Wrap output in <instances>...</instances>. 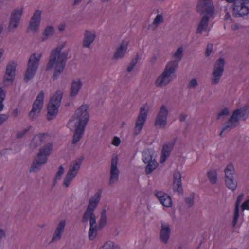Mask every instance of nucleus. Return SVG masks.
<instances>
[{
    "mask_svg": "<svg viewBox=\"0 0 249 249\" xmlns=\"http://www.w3.org/2000/svg\"><path fill=\"white\" fill-rule=\"evenodd\" d=\"M164 21L163 17L161 15H157L155 17L153 24L155 26H157L158 25L162 23Z\"/></svg>",
    "mask_w": 249,
    "mask_h": 249,
    "instance_id": "nucleus-43",
    "label": "nucleus"
},
{
    "mask_svg": "<svg viewBox=\"0 0 249 249\" xmlns=\"http://www.w3.org/2000/svg\"><path fill=\"white\" fill-rule=\"evenodd\" d=\"M107 224V215L106 210L104 209L101 213L100 218L99 221L98 228L99 229H102Z\"/></svg>",
    "mask_w": 249,
    "mask_h": 249,
    "instance_id": "nucleus-39",
    "label": "nucleus"
},
{
    "mask_svg": "<svg viewBox=\"0 0 249 249\" xmlns=\"http://www.w3.org/2000/svg\"><path fill=\"white\" fill-rule=\"evenodd\" d=\"M146 164H147L145 167V173L146 174H151L158 165V163L155 159L151 160V161H148Z\"/></svg>",
    "mask_w": 249,
    "mask_h": 249,
    "instance_id": "nucleus-35",
    "label": "nucleus"
},
{
    "mask_svg": "<svg viewBox=\"0 0 249 249\" xmlns=\"http://www.w3.org/2000/svg\"><path fill=\"white\" fill-rule=\"evenodd\" d=\"M168 114V110L166 107L162 105L155 120V125L157 128L161 129L165 127Z\"/></svg>",
    "mask_w": 249,
    "mask_h": 249,
    "instance_id": "nucleus-12",
    "label": "nucleus"
},
{
    "mask_svg": "<svg viewBox=\"0 0 249 249\" xmlns=\"http://www.w3.org/2000/svg\"><path fill=\"white\" fill-rule=\"evenodd\" d=\"M229 114V109L227 107H225L218 113L216 120L222 119L225 116H228Z\"/></svg>",
    "mask_w": 249,
    "mask_h": 249,
    "instance_id": "nucleus-42",
    "label": "nucleus"
},
{
    "mask_svg": "<svg viewBox=\"0 0 249 249\" xmlns=\"http://www.w3.org/2000/svg\"><path fill=\"white\" fill-rule=\"evenodd\" d=\"M5 94L2 88H0V102H3L5 99Z\"/></svg>",
    "mask_w": 249,
    "mask_h": 249,
    "instance_id": "nucleus-53",
    "label": "nucleus"
},
{
    "mask_svg": "<svg viewBox=\"0 0 249 249\" xmlns=\"http://www.w3.org/2000/svg\"><path fill=\"white\" fill-rule=\"evenodd\" d=\"M156 58L155 57H153V58H151V63L152 64H154L156 62Z\"/></svg>",
    "mask_w": 249,
    "mask_h": 249,
    "instance_id": "nucleus-60",
    "label": "nucleus"
},
{
    "mask_svg": "<svg viewBox=\"0 0 249 249\" xmlns=\"http://www.w3.org/2000/svg\"><path fill=\"white\" fill-rule=\"evenodd\" d=\"M224 172L225 174V179L234 178V168L233 165L232 164L227 165L224 170Z\"/></svg>",
    "mask_w": 249,
    "mask_h": 249,
    "instance_id": "nucleus-33",
    "label": "nucleus"
},
{
    "mask_svg": "<svg viewBox=\"0 0 249 249\" xmlns=\"http://www.w3.org/2000/svg\"><path fill=\"white\" fill-rule=\"evenodd\" d=\"M225 60L223 58L218 59L213 68L211 83L215 85L219 83L224 70Z\"/></svg>",
    "mask_w": 249,
    "mask_h": 249,
    "instance_id": "nucleus-9",
    "label": "nucleus"
},
{
    "mask_svg": "<svg viewBox=\"0 0 249 249\" xmlns=\"http://www.w3.org/2000/svg\"><path fill=\"white\" fill-rule=\"evenodd\" d=\"M183 56V48L178 47L174 54L173 57L175 59L169 61L165 66L162 73L155 82L157 87H163L170 83L173 80L172 74L175 73L178 68L179 62L181 61Z\"/></svg>",
    "mask_w": 249,
    "mask_h": 249,
    "instance_id": "nucleus-3",
    "label": "nucleus"
},
{
    "mask_svg": "<svg viewBox=\"0 0 249 249\" xmlns=\"http://www.w3.org/2000/svg\"><path fill=\"white\" fill-rule=\"evenodd\" d=\"M242 28H243V26H242L241 25H239L238 24H235L234 25H233V26H231L232 30H233L234 31L238 30L239 29Z\"/></svg>",
    "mask_w": 249,
    "mask_h": 249,
    "instance_id": "nucleus-54",
    "label": "nucleus"
},
{
    "mask_svg": "<svg viewBox=\"0 0 249 249\" xmlns=\"http://www.w3.org/2000/svg\"><path fill=\"white\" fill-rule=\"evenodd\" d=\"M209 17L207 15H204L198 25L196 30V34H201L203 31H206L209 24Z\"/></svg>",
    "mask_w": 249,
    "mask_h": 249,
    "instance_id": "nucleus-30",
    "label": "nucleus"
},
{
    "mask_svg": "<svg viewBox=\"0 0 249 249\" xmlns=\"http://www.w3.org/2000/svg\"><path fill=\"white\" fill-rule=\"evenodd\" d=\"M96 35L95 31L85 30L84 34V38L82 41L83 47L89 48L91 44L94 41Z\"/></svg>",
    "mask_w": 249,
    "mask_h": 249,
    "instance_id": "nucleus-20",
    "label": "nucleus"
},
{
    "mask_svg": "<svg viewBox=\"0 0 249 249\" xmlns=\"http://www.w3.org/2000/svg\"><path fill=\"white\" fill-rule=\"evenodd\" d=\"M196 11L200 14L213 15L214 8L212 0H198Z\"/></svg>",
    "mask_w": 249,
    "mask_h": 249,
    "instance_id": "nucleus-11",
    "label": "nucleus"
},
{
    "mask_svg": "<svg viewBox=\"0 0 249 249\" xmlns=\"http://www.w3.org/2000/svg\"><path fill=\"white\" fill-rule=\"evenodd\" d=\"M4 106L3 102H0V111H1L3 108Z\"/></svg>",
    "mask_w": 249,
    "mask_h": 249,
    "instance_id": "nucleus-61",
    "label": "nucleus"
},
{
    "mask_svg": "<svg viewBox=\"0 0 249 249\" xmlns=\"http://www.w3.org/2000/svg\"><path fill=\"white\" fill-rule=\"evenodd\" d=\"M64 30V27H59V30L60 31H63Z\"/></svg>",
    "mask_w": 249,
    "mask_h": 249,
    "instance_id": "nucleus-64",
    "label": "nucleus"
},
{
    "mask_svg": "<svg viewBox=\"0 0 249 249\" xmlns=\"http://www.w3.org/2000/svg\"><path fill=\"white\" fill-rule=\"evenodd\" d=\"M194 195L191 194L189 196L185 198V202L189 208L193 206L194 203Z\"/></svg>",
    "mask_w": 249,
    "mask_h": 249,
    "instance_id": "nucleus-45",
    "label": "nucleus"
},
{
    "mask_svg": "<svg viewBox=\"0 0 249 249\" xmlns=\"http://www.w3.org/2000/svg\"><path fill=\"white\" fill-rule=\"evenodd\" d=\"M52 148L53 144L48 143L39 149L29 169L30 172H37L40 169L43 165L47 163L48 157L51 154Z\"/></svg>",
    "mask_w": 249,
    "mask_h": 249,
    "instance_id": "nucleus-4",
    "label": "nucleus"
},
{
    "mask_svg": "<svg viewBox=\"0 0 249 249\" xmlns=\"http://www.w3.org/2000/svg\"><path fill=\"white\" fill-rule=\"evenodd\" d=\"M22 13L23 8L16 9L12 12L8 27L9 32H14L15 29L18 26Z\"/></svg>",
    "mask_w": 249,
    "mask_h": 249,
    "instance_id": "nucleus-13",
    "label": "nucleus"
},
{
    "mask_svg": "<svg viewBox=\"0 0 249 249\" xmlns=\"http://www.w3.org/2000/svg\"><path fill=\"white\" fill-rule=\"evenodd\" d=\"M65 226V220H61L60 221L54 231L52 240L50 242L51 243L54 242L61 239L62 234L64 231Z\"/></svg>",
    "mask_w": 249,
    "mask_h": 249,
    "instance_id": "nucleus-22",
    "label": "nucleus"
},
{
    "mask_svg": "<svg viewBox=\"0 0 249 249\" xmlns=\"http://www.w3.org/2000/svg\"><path fill=\"white\" fill-rule=\"evenodd\" d=\"M241 110V115L240 116H243L246 114H249V105L244 107L242 108V109H240Z\"/></svg>",
    "mask_w": 249,
    "mask_h": 249,
    "instance_id": "nucleus-50",
    "label": "nucleus"
},
{
    "mask_svg": "<svg viewBox=\"0 0 249 249\" xmlns=\"http://www.w3.org/2000/svg\"><path fill=\"white\" fill-rule=\"evenodd\" d=\"M90 227L89 230L88 236L90 240H94L97 234L98 226H97L96 222L89 224Z\"/></svg>",
    "mask_w": 249,
    "mask_h": 249,
    "instance_id": "nucleus-31",
    "label": "nucleus"
},
{
    "mask_svg": "<svg viewBox=\"0 0 249 249\" xmlns=\"http://www.w3.org/2000/svg\"><path fill=\"white\" fill-rule=\"evenodd\" d=\"M118 156L113 155L111 163L110 176L109 178V185L111 186L113 183L118 181L119 179V171L117 167L118 164Z\"/></svg>",
    "mask_w": 249,
    "mask_h": 249,
    "instance_id": "nucleus-14",
    "label": "nucleus"
},
{
    "mask_svg": "<svg viewBox=\"0 0 249 249\" xmlns=\"http://www.w3.org/2000/svg\"><path fill=\"white\" fill-rule=\"evenodd\" d=\"M244 194L243 193H241L237 197L236 203H235V209H234V216H233V219L232 221V226L233 227H235L236 225L238 218H239V206L241 202V201L243 200Z\"/></svg>",
    "mask_w": 249,
    "mask_h": 249,
    "instance_id": "nucleus-27",
    "label": "nucleus"
},
{
    "mask_svg": "<svg viewBox=\"0 0 249 249\" xmlns=\"http://www.w3.org/2000/svg\"><path fill=\"white\" fill-rule=\"evenodd\" d=\"M174 185L173 190L179 194H183L181 182V174L178 171H175L173 173Z\"/></svg>",
    "mask_w": 249,
    "mask_h": 249,
    "instance_id": "nucleus-21",
    "label": "nucleus"
},
{
    "mask_svg": "<svg viewBox=\"0 0 249 249\" xmlns=\"http://www.w3.org/2000/svg\"><path fill=\"white\" fill-rule=\"evenodd\" d=\"M128 46V42L123 40L119 45L117 47L112 57V60L117 61L123 58L126 53Z\"/></svg>",
    "mask_w": 249,
    "mask_h": 249,
    "instance_id": "nucleus-18",
    "label": "nucleus"
},
{
    "mask_svg": "<svg viewBox=\"0 0 249 249\" xmlns=\"http://www.w3.org/2000/svg\"><path fill=\"white\" fill-rule=\"evenodd\" d=\"M44 139V137L42 135L35 136L30 143V147L32 149L36 148L42 144Z\"/></svg>",
    "mask_w": 249,
    "mask_h": 249,
    "instance_id": "nucleus-32",
    "label": "nucleus"
},
{
    "mask_svg": "<svg viewBox=\"0 0 249 249\" xmlns=\"http://www.w3.org/2000/svg\"><path fill=\"white\" fill-rule=\"evenodd\" d=\"M111 0H101V1L103 2H108L110 1Z\"/></svg>",
    "mask_w": 249,
    "mask_h": 249,
    "instance_id": "nucleus-63",
    "label": "nucleus"
},
{
    "mask_svg": "<svg viewBox=\"0 0 249 249\" xmlns=\"http://www.w3.org/2000/svg\"><path fill=\"white\" fill-rule=\"evenodd\" d=\"M237 2L239 3L241 5L246 6V4L249 3V0H241L237 1Z\"/></svg>",
    "mask_w": 249,
    "mask_h": 249,
    "instance_id": "nucleus-56",
    "label": "nucleus"
},
{
    "mask_svg": "<svg viewBox=\"0 0 249 249\" xmlns=\"http://www.w3.org/2000/svg\"><path fill=\"white\" fill-rule=\"evenodd\" d=\"M175 142L176 141L173 140L171 142H169L168 143L165 144L163 145L161 156L162 160L161 162H163L165 161L167 158L170 155V154L174 146Z\"/></svg>",
    "mask_w": 249,
    "mask_h": 249,
    "instance_id": "nucleus-25",
    "label": "nucleus"
},
{
    "mask_svg": "<svg viewBox=\"0 0 249 249\" xmlns=\"http://www.w3.org/2000/svg\"><path fill=\"white\" fill-rule=\"evenodd\" d=\"M89 221V224L96 222V216L94 212L86 209L81 219V223H87Z\"/></svg>",
    "mask_w": 249,
    "mask_h": 249,
    "instance_id": "nucleus-28",
    "label": "nucleus"
},
{
    "mask_svg": "<svg viewBox=\"0 0 249 249\" xmlns=\"http://www.w3.org/2000/svg\"><path fill=\"white\" fill-rule=\"evenodd\" d=\"M101 197V193L100 191L96 192L94 195L89 199L86 209L94 212L100 201Z\"/></svg>",
    "mask_w": 249,
    "mask_h": 249,
    "instance_id": "nucleus-24",
    "label": "nucleus"
},
{
    "mask_svg": "<svg viewBox=\"0 0 249 249\" xmlns=\"http://www.w3.org/2000/svg\"><path fill=\"white\" fill-rule=\"evenodd\" d=\"M82 0H74L73 3V5H76L81 2Z\"/></svg>",
    "mask_w": 249,
    "mask_h": 249,
    "instance_id": "nucleus-59",
    "label": "nucleus"
},
{
    "mask_svg": "<svg viewBox=\"0 0 249 249\" xmlns=\"http://www.w3.org/2000/svg\"><path fill=\"white\" fill-rule=\"evenodd\" d=\"M148 111V109L147 107L142 106L141 107L140 111L136 119L134 128V135L135 136L138 135L142 130L146 120Z\"/></svg>",
    "mask_w": 249,
    "mask_h": 249,
    "instance_id": "nucleus-10",
    "label": "nucleus"
},
{
    "mask_svg": "<svg viewBox=\"0 0 249 249\" xmlns=\"http://www.w3.org/2000/svg\"><path fill=\"white\" fill-rule=\"evenodd\" d=\"M82 86V83L80 79L73 80L71 84L70 89V96L75 97L78 93Z\"/></svg>",
    "mask_w": 249,
    "mask_h": 249,
    "instance_id": "nucleus-29",
    "label": "nucleus"
},
{
    "mask_svg": "<svg viewBox=\"0 0 249 249\" xmlns=\"http://www.w3.org/2000/svg\"><path fill=\"white\" fill-rule=\"evenodd\" d=\"M63 94V93L62 91L58 90L51 97L47 107V119L48 120L53 119L57 115Z\"/></svg>",
    "mask_w": 249,
    "mask_h": 249,
    "instance_id": "nucleus-5",
    "label": "nucleus"
},
{
    "mask_svg": "<svg viewBox=\"0 0 249 249\" xmlns=\"http://www.w3.org/2000/svg\"><path fill=\"white\" fill-rule=\"evenodd\" d=\"M227 2L232 3L234 2L236 0H225Z\"/></svg>",
    "mask_w": 249,
    "mask_h": 249,
    "instance_id": "nucleus-62",
    "label": "nucleus"
},
{
    "mask_svg": "<svg viewBox=\"0 0 249 249\" xmlns=\"http://www.w3.org/2000/svg\"><path fill=\"white\" fill-rule=\"evenodd\" d=\"M187 118V115L184 114H180L179 115V121L180 122L184 121Z\"/></svg>",
    "mask_w": 249,
    "mask_h": 249,
    "instance_id": "nucleus-57",
    "label": "nucleus"
},
{
    "mask_svg": "<svg viewBox=\"0 0 249 249\" xmlns=\"http://www.w3.org/2000/svg\"><path fill=\"white\" fill-rule=\"evenodd\" d=\"M89 106L82 105L75 112L72 120H70L67 126L70 129L75 128L72 143L76 144L81 139L84 133L85 128L89 119Z\"/></svg>",
    "mask_w": 249,
    "mask_h": 249,
    "instance_id": "nucleus-2",
    "label": "nucleus"
},
{
    "mask_svg": "<svg viewBox=\"0 0 249 249\" xmlns=\"http://www.w3.org/2000/svg\"><path fill=\"white\" fill-rule=\"evenodd\" d=\"M40 56H36L35 53L32 54L28 61L27 69L26 71L24 80L28 82L33 78L38 69Z\"/></svg>",
    "mask_w": 249,
    "mask_h": 249,
    "instance_id": "nucleus-7",
    "label": "nucleus"
},
{
    "mask_svg": "<svg viewBox=\"0 0 249 249\" xmlns=\"http://www.w3.org/2000/svg\"><path fill=\"white\" fill-rule=\"evenodd\" d=\"M225 182L227 187L232 191L237 188V182L234 179V178L225 179Z\"/></svg>",
    "mask_w": 249,
    "mask_h": 249,
    "instance_id": "nucleus-37",
    "label": "nucleus"
},
{
    "mask_svg": "<svg viewBox=\"0 0 249 249\" xmlns=\"http://www.w3.org/2000/svg\"><path fill=\"white\" fill-rule=\"evenodd\" d=\"M66 43L63 42L51 51L49 61L46 65V71H50L53 69L52 78L57 80L63 72L68 58L69 49L62 51Z\"/></svg>",
    "mask_w": 249,
    "mask_h": 249,
    "instance_id": "nucleus-1",
    "label": "nucleus"
},
{
    "mask_svg": "<svg viewBox=\"0 0 249 249\" xmlns=\"http://www.w3.org/2000/svg\"><path fill=\"white\" fill-rule=\"evenodd\" d=\"M213 44L212 43H208L205 51V56L208 57L210 55L212 52L213 51Z\"/></svg>",
    "mask_w": 249,
    "mask_h": 249,
    "instance_id": "nucleus-47",
    "label": "nucleus"
},
{
    "mask_svg": "<svg viewBox=\"0 0 249 249\" xmlns=\"http://www.w3.org/2000/svg\"><path fill=\"white\" fill-rule=\"evenodd\" d=\"M142 161L145 164H146L148 161L151 160H153V151L150 149H147L143 151L142 153Z\"/></svg>",
    "mask_w": 249,
    "mask_h": 249,
    "instance_id": "nucleus-34",
    "label": "nucleus"
},
{
    "mask_svg": "<svg viewBox=\"0 0 249 249\" xmlns=\"http://www.w3.org/2000/svg\"><path fill=\"white\" fill-rule=\"evenodd\" d=\"M100 249H121L120 247L113 242H107Z\"/></svg>",
    "mask_w": 249,
    "mask_h": 249,
    "instance_id": "nucleus-40",
    "label": "nucleus"
},
{
    "mask_svg": "<svg viewBox=\"0 0 249 249\" xmlns=\"http://www.w3.org/2000/svg\"><path fill=\"white\" fill-rule=\"evenodd\" d=\"M138 57H139V55H138V54H137L135 58L133 59L131 61L130 63H129V64L127 68V71L128 72H130L131 71H132L134 69V67L137 63Z\"/></svg>",
    "mask_w": 249,
    "mask_h": 249,
    "instance_id": "nucleus-41",
    "label": "nucleus"
},
{
    "mask_svg": "<svg viewBox=\"0 0 249 249\" xmlns=\"http://www.w3.org/2000/svg\"><path fill=\"white\" fill-rule=\"evenodd\" d=\"M121 142V141L119 138L115 137L112 140V144L116 146H118L119 145Z\"/></svg>",
    "mask_w": 249,
    "mask_h": 249,
    "instance_id": "nucleus-52",
    "label": "nucleus"
},
{
    "mask_svg": "<svg viewBox=\"0 0 249 249\" xmlns=\"http://www.w3.org/2000/svg\"><path fill=\"white\" fill-rule=\"evenodd\" d=\"M198 85V83L196 79L194 78L191 79L187 87L189 88H195Z\"/></svg>",
    "mask_w": 249,
    "mask_h": 249,
    "instance_id": "nucleus-49",
    "label": "nucleus"
},
{
    "mask_svg": "<svg viewBox=\"0 0 249 249\" xmlns=\"http://www.w3.org/2000/svg\"><path fill=\"white\" fill-rule=\"evenodd\" d=\"M84 159V157L82 156L78 158L70 166L69 170L67 172L63 181L64 185L68 187L70 182L73 179L78 173V171L80 169L82 162Z\"/></svg>",
    "mask_w": 249,
    "mask_h": 249,
    "instance_id": "nucleus-8",
    "label": "nucleus"
},
{
    "mask_svg": "<svg viewBox=\"0 0 249 249\" xmlns=\"http://www.w3.org/2000/svg\"><path fill=\"white\" fill-rule=\"evenodd\" d=\"M241 110L239 109H236L233 111L232 115L225 123L219 134L220 136L223 137V133H228L239 125V117L241 115Z\"/></svg>",
    "mask_w": 249,
    "mask_h": 249,
    "instance_id": "nucleus-6",
    "label": "nucleus"
},
{
    "mask_svg": "<svg viewBox=\"0 0 249 249\" xmlns=\"http://www.w3.org/2000/svg\"><path fill=\"white\" fill-rule=\"evenodd\" d=\"M249 14V8L239 3L234 2L233 5L232 14L236 18L244 17Z\"/></svg>",
    "mask_w": 249,
    "mask_h": 249,
    "instance_id": "nucleus-19",
    "label": "nucleus"
},
{
    "mask_svg": "<svg viewBox=\"0 0 249 249\" xmlns=\"http://www.w3.org/2000/svg\"><path fill=\"white\" fill-rule=\"evenodd\" d=\"M18 114V110L17 108H15V109H14L12 113V115L14 117L17 116Z\"/></svg>",
    "mask_w": 249,
    "mask_h": 249,
    "instance_id": "nucleus-58",
    "label": "nucleus"
},
{
    "mask_svg": "<svg viewBox=\"0 0 249 249\" xmlns=\"http://www.w3.org/2000/svg\"><path fill=\"white\" fill-rule=\"evenodd\" d=\"M171 232L170 225L168 223L161 222V229L160 231L159 238L161 242L166 244L168 242Z\"/></svg>",
    "mask_w": 249,
    "mask_h": 249,
    "instance_id": "nucleus-17",
    "label": "nucleus"
},
{
    "mask_svg": "<svg viewBox=\"0 0 249 249\" xmlns=\"http://www.w3.org/2000/svg\"><path fill=\"white\" fill-rule=\"evenodd\" d=\"M225 11L226 12V15L225 16V19L226 20H231V17L230 14H229V13L227 11V8H226L225 9Z\"/></svg>",
    "mask_w": 249,
    "mask_h": 249,
    "instance_id": "nucleus-55",
    "label": "nucleus"
},
{
    "mask_svg": "<svg viewBox=\"0 0 249 249\" xmlns=\"http://www.w3.org/2000/svg\"><path fill=\"white\" fill-rule=\"evenodd\" d=\"M64 169L62 165L59 167L58 171L56 172L55 177L54 178V181L55 183L57 180H59L61 178V177L63 174Z\"/></svg>",
    "mask_w": 249,
    "mask_h": 249,
    "instance_id": "nucleus-44",
    "label": "nucleus"
},
{
    "mask_svg": "<svg viewBox=\"0 0 249 249\" xmlns=\"http://www.w3.org/2000/svg\"><path fill=\"white\" fill-rule=\"evenodd\" d=\"M207 177L212 184H215L217 180V174L216 171L211 170L207 172Z\"/></svg>",
    "mask_w": 249,
    "mask_h": 249,
    "instance_id": "nucleus-38",
    "label": "nucleus"
},
{
    "mask_svg": "<svg viewBox=\"0 0 249 249\" xmlns=\"http://www.w3.org/2000/svg\"><path fill=\"white\" fill-rule=\"evenodd\" d=\"M155 196L163 206L166 207L172 206V199L168 194L161 191H157Z\"/></svg>",
    "mask_w": 249,
    "mask_h": 249,
    "instance_id": "nucleus-23",
    "label": "nucleus"
},
{
    "mask_svg": "<svg viewBox=\"0 0 249 249\" xmlns=\"http://www.w3.org/2000/svg\"><path fill=\"white\" fill-rule=\"evenodd\" d=\"M17 65V63L13 61L8 63L4 76V82H8L10 84L13 83L15 78Z\"/></svg>",
    "mask_w": 249,
    "mask_h": 249,
    "instance_id": "nucleus-16",
    "label": "nucleus"
},
{
    "mask_svg": "<svg viewBox=\"0 0 249 249\" xmlns=\"http://www.w3.org/2000/svg\"><path fill=\"white\" fill-rule=\"evenodd\" d=\"M39 112L36 110L35 109L32 108V110L29 113V117L31 120H34L38 117L39 114Z\"/></svg>",
    "mask_w": 249,
    "mask_h": 249,
    "instance_id": "nucleus-46",
    "label": "nucleus"
},
{
    "mask_svg": "<svg viewBox=\"0 0 249 249\" xmlns=\"http://www.w3.org/2000/svg\"><path fill=\"white\" fill-rule=\"evenodd\" d=\"M42 11L40 10H36L34 13L28 26V30L34 33H37L40 24L41 19Z\"/></svg>",
    "mask_w": 249,
    "mask_h": 249,
    "instance_id": "nucleus-15",
    "label": "nucleus"
},
{
    "mask_svg": "<svg viewBox=\"0 0 249 249\" xmlns=\"http://www.w3.org/2000/svg\"><path fill=\"white\" fill-rule=\"evenodd\" d=\"M44 94L43 91H41L33 104L32 108H34L36 111L40 113V111L43 106Z\"/></svg>",
    "mask_w": 249,
    "mask_h": 249,
    "instance_id": "nucleus-26",
    "label": "nucleus"
},
{
    "mask_svg": "<svg viewBox=\"0 0 249 249\" xmlns=\"http://www.w3.org/2000/svg\"><path fill=\"white\" fill-rule=\"evenodd\" d=\"M54 33V29L53 26H47L43 33L42 41H45L48 37L53 36Z\"/></svg>",
    "mask_w": 249,
    "mask_h": 249,
    "instance_id": "nucleus-36",
    "label": "nucleus"
},
{
    "mask_svg": "<svg viewBox=\"0 0 249 249\" xmlns=\"http://www.w3.org/2000/svg\"><path fill=\"white\" fill-rule=\"evenodd\" d=\"M241 208L242 210H249V200H247L242 203Z\"/></svg>",
    "mask_w": 249,
    "mask_h": 249,
    "instance_id": "nucleus-51",
    "label": "nucleus"
},
{
    "mask_svg": "<svg viewBox=\"0 0 249 249\" xmlns=\"http://www.w3.org/2000/svg\"><path fill=\"white\" fill-rule=\"evenodd\" d=\"M31 126H29L28 128L24 129L22 131L18 132L17 134V138L18 139L22 138L29 130Z\"/></svg>",
    "mask_w": 249,
    "mask_h": 249,
    "instance_id": "nucleus-48",
    "label": "nucleus"
}]
</instances>
